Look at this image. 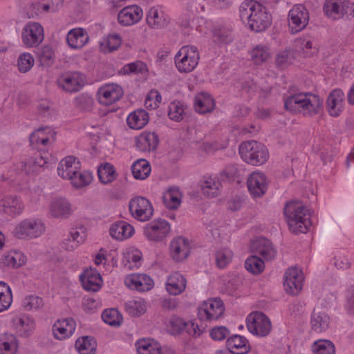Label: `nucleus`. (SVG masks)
<instances>
[{"label": "nucleus", "mask_w": 354, "mask_h": 354, "mask_svg": "<svg viewBox=\"0 0 354 354\" xmlns=\"http://www.w3.org/2000/svg\"><path fill=\"white\" fill-rule=\"evenodd\" d=\"M323 101L317 95L310 93H299L287 97L284 102L285 109L293 113H299L304 116L317 114Z\"/></svg>", "instance_id": "nucleus-1"}, {"label": "nucleus", "mask_w": 354, "mask_h": 354, "mask_svg": "<svg viewBox=\"0 0 354 354\" xmlns=\"http://www.w3.org/2000/svg\"><path fill=\"white\" fill-rule=\"evenodd\" d=\"M283 213L289 229L293 233H306L311 225L309 211L299 201L287 203Z\"/></svg>", "instance_id": "nucleus-2"}, {"label": "nucleus", "mask_w": 354, "mask_h": 354, "mask_svg": "<svg viewBox=\"0 0 354 354\" xmlns=\"http://www.w3.org/2000/svg\"><path fill=\"white\" fill-rule=\"evenodd\" d=\"M239 153L245 162L252 165H261L268 158L266 147L254 140L241 143L239 146Z\"/></svg>", "instance_id": "nucleus-3"}, {"label": "nucleus", "mask_w": 354, "mask_h": 354, "mask_svg": "<svg viewBox=\"0 0 354 354\" xmlns=\"http://www.w3.org/2000/svg\"><path fill=\"white\" fill-rule=\"evenodd\" d=\"M323 10L333 20L350 21L354 17V4L346 0H326Z\"/></svg>", "instance_id": "nucleus-4"}, {"label": "nucleus", "mask_w": 354, "mask_h": 354, "mask_svg": "<svg viewBox=\"0 0 354 354\" xmlns=\"http://www.w3.org/2000/svg\"><path fill=\"white\" fill-rule=\"evenodd\" d=\"M200 55L194 46H183L175 56V64L180 73H189L198 64Z\"/></svg>", "instance_id": "nucleus-5"}, {"label": "nucleus", "mask_w": 354, "mask_h": 354, "mask_svg": "<svg viewBox=\"0 0 354 354\" xmlns=\"http://www.w3.org/2000/svg\"><path fill=\"white\" fill-rule=\"evenodd\" d=\"M44 232L45 226L41 220L28 218L21 221L15 227L14 235L20 239H32L40 236Z\"/></svg>", "instance_id": "nucleus-6"}, {"label": "nucleus", "mask_w": 354, "mask_h": 354, "mask_svg": "<svg viewBox=\"0 0 354 354\" xmlns=\"http://www.w3.org/2000/svg\"><path fill=\"white\" fill-rule=\"evenodd\" d=\"M129 209L131 216L141 222L148 221L153 216L154 210L151 202L143 196L132 198L129 203Z\"/></svg>", "instance_id": "nucleus-7"}, {"label": "nucleus", "mask_w": 354, "mask_h": 354, "mask_svg": "<svg viewBox=\"0 0 354 354\" xmlns=\"http://www.w3.org/2000/svg\"><path fill=\"white\" fill-rule=\"evenodd\" d=\"M170 230L169 223L165 219L158 218L144 226L143 234L150 241L160 242L167 236Z\"/></svg>", "instance_id": "nucleus-8"}, {"label": "nucleus", "mask_w": 354, "mask_h": 354, "mask_svg": "<svg viewBox=\"0 0 354 354\" xmlns=\"http://www.w3.org/2000/svg\"><path fill=\"white\" fill-rule=\"evenodd\" d=\"M246 322L248 330L259 337L267 336L272 329L270 319L261 312L250 313L246 319Z\"/></svg>", "instance_id": "nucleus-9"}, {"label": "nucleus", "mask_w": 354, "mask_h": 354, "mask_svg": "<svg viewBox=\"0 0 354 354\" xmlns=\"http://www.w3.org/2000/svg\"><path fill=\"white\" fill-rule=\"evenodd\" d=\"M225 307L219 298L205 301L198 309V317L201 321L217 320L223 314Z\"/></svg>", "instance_id": "nucleus-10"}, {"label": "nucleus", "mask_w": 354, "mask_h": 354, "mask_svg": "<svg viewBox=\"0 0 354 354\" xmlns=\"http://www.w3.org/2000/svg\"><path fill=\"white\" fill-rule=\"evenodd\" d=\"M57 84L66 92H77L84 84V76L77 71L66 72L59 76Z\"/></svg>", "instance_id": "nucleus-11"}, {"label": "nucleus", "mask_w": 354, "mask_h": 354, "mask_svg": "<svg viewBox=\"0 0 354 354\" xmlns=\"http://www.w3.org/2000/svg\"><path fill=\"white\" fill-rule=\"evenodd\" d=\"M23 43L27 47H35L44 39V28L41 24H26L21 33Z\"/></svg>", "instance_id": "nucleus-12"}, {"label": "nucleus", "mask_w": 354, "mask_h": 354, "mask_svg": "<svg viewBox=\"0 0 354 354\" xmlns=\"http://www.w3.org/2000/svg\"><path fill=\"white\" fill-rule=\"evenodd\" d=\"M283 286L286 292L292 295H298L303 286L304 276L297 268L288 269L284 276Z\"/></svg>", "instance_id": "nucleus-13"}, {"label": "nucleus", "mask_w": 354, "mask_h": 354, "mask_svg": "<svg viewBox=\"0 0 354 354\" xmlns=\"http://www.w3.org/2000/svg\"><path fill=\"white\" fill-rule=\"evenodd\" d=\"M122 88L117 84H107L101 86L97 93L98 102L110 105L118 101L123 95Z\"/></svg>", "instance_id": "nucleus-14"}, {"label": "nucleus", "mask_w": 354, "mask_h": 354, "mask_svg": "<svg viewBox=\"0 0 354 354\" xmlns=\"http://www.w3.org/2000/svg\"><path fill=\"white\" fill-rule=\"evenodd\" d=\"M248 188L254 198L263 196L268 189V181L264 174L260 172L252 173L248 178Z\"/></svg>", "instance_id": "nucleus-15"}, {"label": "nucleus", "mask_w": 354, "mask_h": 354, "mask_svg": "<svg viewBox=\"0 0 354 354\" xmlns=\"http://www.w3.org/2000/svg\"><path fill=\"white\" fill-rule=\"evenodd\" d=\"M76 328L75 321L73 318L58 319L53 326V333L57 339H65L73 335Z\"/></svg>", "instance_id": "nucleus-16"}, {"label": "nucleus", "mask_w": 354, "mask_h": 354, "mask_svg": "<svg viewBox=\"0 0 354 354\" xmlns=\"http://www.w3.org/2000/svg\"><path fill=\"white\" fill-rule=\"evenodd\" d=\"M170 255L176 261H182L187 258L190 253L188 241L183 237L173 239L169 245Z\"/></svg>", "instance_id": "nucleus-17"}, {"label": "nucleus", "mask_w": 354, "mask_h": 354, "mask_svg": "<svg viewBox=\"0 0 354 354\" xmlns=\"http://www.w3.org/2000/svg\"><path fill=\"white\" fill-rule=\"evenodd\" d=\"M344 94L341 89H334L328 95L326 108L330 115L337 117L343 111Z\"/></svg>", "instance_id": "nucleus-18"}, {"label": "nucleus", "mask_w": 354, "mask_h": 354, "mask_svg": "<svg viewBox=\"0 0 354 354\" xmlns=\"http://www.w3.org/2000/svg\"><path fill=\"white\" fill-rule=\"evenodd\" d=\"M127 286L138 291L145 292L151 290L154 285L153 279L145 274H133L126 277Z\"/></svg>", "instance_id": "nucleus-19"}, {"label": "nucleus", "mask_w": 354, "mask_h": 354, "mask_svg": "<svg viewBox=\"0 0 354 354\" xmlns=\"http://www.w3.org/2000/svg\"><path fill=\"white\" fill-rule=\"evenodd\" d=\"M84 288L88 291L96 292L101 287L102 279L95 269H87L80 277Z\"/></svg>", "instance_id": "nucleus-20"}, {"label": "nucleus", "mask_w": 354, "mask_h": 354, "mask_svg": "<svg viewBox=\"0 0 354 354\" xmlns=\"http://www.w3.org/2000/svg\"><path fill=\"white\" fill-rule=\"evenodd\" d=\"M252 250L261 255L265 260L273 259L276 256V250L270 240L261 237L252 243Z\"/></svg>", "instance_id": "nucleus-21"}, {"label": "nucleus", "mask_w": 354, "mask_h": 354, "mask_svg": "<svg viewBox=\"0 0 354 354\" xmlns=\"http://www.w3.org/2000/svg\"><path fill=\"white\" fill-rule=\"evenodd\" d=\"M158 142V136L154 132L145 131L136 138V146L137 149L143 152L156 149Z\"/></svg>", "instance_id": "nucleus-22"}, {"label": "nucleus", "mask_w": 354, "mask_h": 354, "mask_svg": "<svg viewBox=\"0 0 354 354\" xmlns=\"http://www.w3.org/2000/svg\"><path fill=\"white\" fill-rule=\"evenodd\" d=\"M74 156H67L62 159L57 167V173L64 179H69L75 175L80 169V162Z\"/></svg>", "instance_id": "nucleus-23"}, {"label": "nucleus", "mask_w": 354, "mask_h": 354, "mask_svg": "<svg viewBox=\"0 0 354 354\" xmlns=\"http://www.w3.org/2000/svg\"><path fill=\"white\" fill-rule=\"evenodd\" d=\"M133 233V227L124 221H119L113 223L109 229L111 236L119 241L131 237Z\"/></svg>", "instance_id": "nucleus-24"}, {"label": "nucleus", "mask_w": 354, "mask_h": 354, "mask_svg": "<svg viewBox=\"0 0 354 354\" xmlns=\"http://www.w3.org/2000/svg\"><path fill=\"white\" fill-rule=\"evenodd\" d=\"M226 346L233 354H247L251 349L247 339L239 335L229 337L226 342Z\"/></svg>", "instance_id": "nucleus-25"}, {"label": "nucleus", "mask_w": 354, "mask_h": 354, "mask_svg": "<svg viewBox=\"0 0 354 354\" xmlns=\"http://www.w3.org/2000/svg\"><path fill=\"white\" fill-rule=\"evenodd\" d=\"M50 212L53 217L67 218L72 213L71 205L65 198H55L51 202Z\"/></svg>", "instance_id": "nucleus-26"}, {"label": "nucleus", "mask_w": 354, "mask_h": 354, "mask_svg": "<svg viewBox=\"0 0 354 354\" xmlns=\"http://www.w3.org/2000/svg\"><path fill=\"white\" fill-rule=\"evenodd\" d=\"M186 282L183 275L178 272H175L168 277L166 283V289L170 295H179L185 290Z\"/></svg>", "instance_id": "nucleus-27"}, {"label": "nucleus", "mask_w": 354, "mask_h": 354, "mask_svg": "<svg viewBox=\"0 0 354 354\" xmlns=\"http://www.w3.org/2000/svg\"><path fill=\"white\" fill-rule=\"evenodd\" d=\"M194 106L196 111L201 114L212 112L215 106L214 100L209 93L202 92L195 96Z\"/></svg>", "instance_id": "nucleus-28"}, {"label": "nucleus", "mask_w": 354, "mask_h": 354, "mask_svg": "<svg viewBox=\"0 0 354 354\" xmlns=\"http://www.w3.org/2000/svg\"><path fill=\"white\" fill-rule=\"evenodd\" d=\"M143 15L142 10L136 5L124 8L118 15V22H139Z\"/></svg>", "instance_id": "nucleus-29"}, {"label": "nucleus", "mask_w": 354, "mask_h": 354, "mask_svg": "<svg viewBox=\"0 0 354 354\" xmlns=\"http://www.w3.org/2000/svg\"><path fill=\"white\" fill-rule=\"evenodd\" d=\"M67 42L73 48H81L88 41V36L82 28L71 30L67 35Z\"/></svg>", "instance_id": "nucleus-30"}, {"label": "nucleus", "mask_w": 354, "mask_h": 354, "mask_svg": "<svg viewBox=\"0 0 354 354\" xmlns=\"http://www.w3.org/2000/svg\"><path fill=\"white\" fill-rule=\"evenodd\" d=\"M213 40L218 44H229L234 40L232 30L224 24H218L212 28Z\"/></svg>", "instance_id": "nucleus-31"}, {"label": "nucleus", "mask_w": 354, "mask_h": 354, "mask_svg": "<svg viewBox=\"0 0 354 354\" xmlns=\"http://www.w3.org/2000/svg\"><path fill=\"white\" fill-rule=\"evenodd\" d=\"M149 113L144 109H138L131 113L127 119L129 127L132 129H140L149 122Z\"/></svg>", "instance_id": "nucleus-32"}, {"label": "nucleus", "mask_w": 354, "mask_h": 354, "mask_svg": "<svg viewBox=\"0 0 354 354\" xmlns=\"http://www.w3.org/2000/svg\"><path fill=\"white\" fill-rule=\"evenodd\" d=\"M18 348L19 342L14 335L4 333L0 336V354H16Z\"/></svg>", "instance_id": "nucleus-33"}, {"label": "nucleus", "mask_w": 354, "mask_h": 354, "mask_svg": "<svg viewBox=\"0 0 354 354\" xmlns=\"http://www.w3.org/2000/svg\"><path fill=\"white\" fill-rule=\"evenodd\" d=\"M1 206L4 213L8 215L19 214L22 212L24 205L21 201L13 196H7L1 201Z\"/></svg>", "instance_id": "nucleus-34"}, {"label": "nucleus", "mask_w": 354, "mask_h": 354, "mask_svg": "<svg viewBox=\"0 0 354 354\" xmlns=\"http://www.w3.org/2000/svg\"><path fill=\"white\" fill-rule=\"evenodd\" d=\"M329 319L327 314L314 309L310 321L312 330L317 333L326 330L329 326Z\"/></svg>", "instance_id": "nucleus-35"}, {"label": "nucleus", "mask_w": 354, "mask_h": 354, "mask_svg": "<svg viewBox=\"0 0 354 354\" xmlns=\"http://www.w3.org/2000/svg\"><path fill=\"white\" fill-rule=\"evenodd\" d=\"M260 8V3L254 0H246L243 1L240 8V18L244 22L245 21L253 22L256 10Z\"/></svg>", "instance_id": "nucleus-36"}, {"label": "nucleus", "mask_w": 354, "mask_h": 354, "mask_svg": "<svg viewBox=\"0 0 354 354\" xmlns=\"http://www.w3.org/2000/svg\"><path fill=\"white\" fill-rule=\"evenodd\" d=\"M162 201L167 209H176L181 203V194L178 187L169 188L162 196Z\"/></svg>", "instance_id": "nucleus-37"}, {"label": "nucleus", "mask_w": 354, "mask_h": 354, "mask_svg": "<svg viewBox=\"0 0 354 354\" xmlns=\"http://www.w3.org/2000/svg\"><path fill=\"white\" fill-rule=\"evenodd\" d=\"M131 169L136 179L144 180L150 174L151 165L147 160L141 158L132 164Z\"/></svg>", "instance_id": "nucleus-38"}, {"label": "nucleus", "mask_w": 354, "mask_h": 354, "mask_svg": "<svg viewBox=\"0 0 354 354\" xmlns=\"http://www.w3.org/2000/svg\"><path fill=\"white\" fill-rule=\"evenodd\" d=\"M55 133L53 132L50 127H42L32 132L29 138L30 142L32 145L41 144L46 145L48 143L50 137H53Z\"/></svg>", "instance_id": "nucleus-39"}, {"label": "nucleus", "mask_w": 354, "mask_h": 354, "mask_svg": "<svg viewBox=\"0 0 354 354\" xmlns=\"http://www.w3.org/2000/svg\"><path fill=\"white\" fill-rule=\"evenodd\" d=\"M122 39L118 34H110L100 42V49L103 53H110L116 50L121 45Z\"/></svg>", "instance_id": "nucleus-40"}, {"label": "nucleus", "mask_w": 354, "mask_h": 354, "mask_svg": "<svg viewBox=\"0 0 354 354\" xmlns=\"http://www.w3.org/2000/svg\"><path fill=\"white\" fill-rule=\"evenodd\" d=\"M26 257L18 251H10L1 257L3 265L12 268H19L26 263Z\"/></svg>", "instance_id": "nucleus-41"}, {"label": "nucleus", "mask_w": 354, "mask_h": 354, "mask_svg": "<svg viewBox=\"0 0 354 354\" xmlns=\"http://www.w3.org/2000/svg\"><path fill=\"white\" fill-rule=\"evenodd\" d=\"M136 348L138 354H160L161 352L160 344L150 339L138 341Z\"/></svg>", "instance_id": "nucleus-42"}, {"label": "nucleus", "mask_w": 354, "mask_h": 354, "mask_svg": "<svg viewBox=\"0 0 354 354\" xmlns=\"http://www.w3.org/2000/svg\"><path fill=\"white\" fill-rule=\"evenodd\" d=\"M75 346L80 354H93L96 348V342L93 337L85 336L78 338Z\"/></svg>", "instance_id": "nucleus-43"}, {"label": "nucleus", "mask_w": 354, "mask_h": 354, "mask_svg": "<svg viewBox=\"0 0 354 354\" xmlns=\"http://www.w3.org/2000/svg\"><path fill=\"white\" fill-rule=\"evenodd\" d=\"M15 326L21 335L28 336L33 330L35 322L32 319L26 315H21L14 319Z\"/></svg>", "instance_id": "nucleus-44"}, {"label": "nucleus", "mask_w": 354, "mask_h": 354, "mask_svg": "<svg viewBox=\"0 0 354 354\" xmlns=\"http://www.w3.org/2000/svg\"><path fill=\"white\" fill-rule=\"evenodd\" d=\"M97 175L100 182L103 184L110 183L117 178V174L114 169V167L107 162L99 167Z\"/></svg>", "instance_id": "nucleus-45"}, {"label": "nucleus", "mask_w": 354, "mask_h": 354, "mask_svg": "<svg viewBox=\"0 0 354 354\" xmlns=\"http://www.w3.org/2000/svg\"><path fill=\"white\" fill-rule=\"evenodd\" d=\"M37 57L42 66L50 67L54 64L55 56L52 47L44 46L38 48Z\"/></svg>", "instance_id": "nucleus-46"}, {"label": "nucleus", "mask_w": 354, "mask_h": 354, "mask_svg": "<svg viewBox=\"0 0 354 354\" xmlns=\"http://www.w3.org/2000/svg\"><path fill=\"white\" fill-rule=\"evenodd\" d=\"M12 295L10 287L3 281H0V313L7 310L11 305Z\"/></svg>", "instance_id": "nucleus-47"}, {"label": "nucleus", "mask_w": 354, "mask_h": 354, "mask_svg": "<svg viewBox=\"0 0 354 354\" xmlns=\"http://www.w3.org/2000/svg\"><path fill=\"white\" fill-rule=\"evenodd\" d=\"M250 57L254 64L261 65L270 58V54L266 46L258 45L251 50Z\"/></svg>", "instance_id": "nucleus-48"}, {"label": "nucleus", "mask_w": 354, "mask_h": 354, "mask_svg": "<svg viewBox=\"0 0 354 354\" xmlns=\"http://www.w3.org/2000/svg\"><path fill=\"white\" fill-rule=\"evenodd\" d=\"M288 17L292 22H308L309 20L308 11L302 4L294 6L290 10Z\"/></svg>", "instance_id": "nucleus-49"}, {"label": "nucleus", "mask_w": 354, "mask_h": 354, "mask_svg": "<svg viewBox=\"0 0 354 354\" xmlns=\"http://www.w3.org/2000/svg\"><path fill=\"white\" fill-rule=\"evenodd\" d=\"M221 183L212 178H207L201 183L203 194L207 197L213 198L218 194Z\"/></svg>", "instance_id": "nucleus-50"}, {"label": "nucleus", "mask_w": 354, "mask_h": 354, "mask_svg": "<svg viewBox=\"0 0 354 354\" xmlns=\"http://www.w3.org/2000/svg\"><path fill=\"white\" fill-rule=\"evenodd\" d=\"M245 269L253 274L261 273L265 268L263 261L256 255L248 257L245 262Z\"/></svg>", "instance_id": "nucleus-51"}, {"label": "nucleus", "mask_w": 354, "mask_h": 354, "mask_svg": "<svg viewBox=\"0 0 354 354\" xmlns=\"http://www.w3.org/2000/svg\"><path fill=\"white\" fill-rule=\"evenodd\" d=\"M313 351L315 354H335L334 344L327 339H319L314 342L312 346Z\"/></svg>", "instance_id": "nucleus-52"}, {"label": "nucleus", "mask_w": 354, "mask_h": 354, "mask_svg": "<svg viewBox=\"0 0 354 354\" xmlns=\"http://www.w3.org/2000/svg\"><path fill=\"white\" fill-rule=\"evenodd\" d=\"M233 252L228 248L218 250L215 254L216 265L219 269H223L232 261Z\"/></svg>", "instance_id": "nucleus-53"}, {"label": "nucleus", "mask_w": 354, "mask_h": 354, "mask_svg": "<svg viewBox=\"0 0 354 354\" xmlns=\"http://www.w3.org/2000/svg\"><path fill=\"white\" fill-rule=\"evenodd\" d=\"M93 176L91 173L88 171L80 172L77 171L76 174L73 175L68 180L76 188H81L88 185L92 180Z\"/></svg>", "instance_id": "nucleus-54"}, {"label": "nucleus", "mask_w": 354, "mask_h": 354, "mask_svg": "<svg viewBox=\"0 0 354 354\" xmlns=\"http://www.w3.org/2000/svg\"><path fill=\"white\" fill-rule=\"evenodd\" d=\"M21 305L26 310H37L44 306V302L39 296L29 295L23 299Z\"/></svg>", "instance_id": "nucleus-55"}, {"label": "nucleus", "mask_w": 354, "mask_h": 354, "mask_svg": "<svg viewBox=\"0 0 354 354\" xmlns=\"http://www.w3.org/2000/svg\"><path fill=\"white\" fill-rule=\"evenodd\" d=\"M126 310L133 317H140L146 311V304L142 300L130 301L126 304Z\"/></svg>", "instance_id": "nucleus-56"}, {"label": "nucleus", "mask_w": 354, "mask_h": 354, "mask_svg": "<svg viewBox=\"0 0 354 354\" xmlns=\"http://www.w3.org/2000/svg\"><path fill=\"white\" fill-rule=\"evenodd\" d=\"M93 104L94 100L93 97L87 94H81L74 100L75 106L82 111H91Z\"/></svg>", "instance_id": "nucleus-57"}, {"label": "nucleus", "mask_w": 354, "mask_h": 354, "mask_svg": "<svg viewBox=\"0 0 354 354\" xmlns=\"http://www.w3.org/2000/svg\"><path fill=\"white\" fill-rule=\"evenodd\" d=\"M147 66L142 61H136L123 66L120 71V73L122 75H129L131 73H142L146 71Z\"/></svg>", "instance_id": "nucleus-58"}, {"label": "nucleus", "mask_w": 354, "mask_h": 354, "mask_svg": "<svg viewBox=\"0 0 354 354\" xmlns=\"http://www.w3.org/2000/svg\"><path fill=\"white\" fill-rule=\"evenodd\" d=\"M103 321L110 326H120V317L119 313L115 309L104 310L102 314Z\"/></svg>", "instance_id": "nucleus-59"}, {"label": "nucleus", "mask_w": 354, "mask_h": 354, "mask_svg": "<svg viewBox=\"0 0 354 354\" xmlns=\"http://www.w3.org/2000/svg\"><path fill=\"white\" fill-rule=\"evenodd\" d=\"M183 114L184 108L179 101H174L169 104L168 115L171 120L180 121Z\"/></svg>", "instance_id": "nucleus-60"}, {"label": "nucleus", "mask_w": 354, "mask_h": 354, "mask_svg": "<svg viewBox=\"0 0 354 354\" xmlns=\"http://www.w3.org/2000/svg\"><path fill=\"white\" fill-rule=\"evenodd\" d=\"M34 65V59L30 53H24L18 58L17 66L20 72L26 73Z\"/></svg>", "instance_id": "nucleus-61"}, {"label": "nucleus", "mask_w": 354, "mask_h": 354, "mask_svg": "<svg viewBox=\"0 0 354 354\" xmlns=\"http://www.w3.org/2000/svg\"><path fill=\"white\" fill-rule=\"evenodd\" d=\"M293 58V52L290 49H286L277 54L275 60L276 64L278 67L283 68L291 63Z\"/></svg>", "instance_id": "nucleus-62"}, {"label": "nucleus", "mask_w": 354, "mask_h": 354, "mask_svg": "<svg viewBox=\"0 0 354 354\" xmlns=\"http://www.w3.org/2000/svg\"><path fill=\"white\" fill-rule=\"evenodd\" d=\"M204 330V327H201L198 323H195L192 321L185 322V325L183 329V332H186L194 337L200 336Z\"/></svg>", "instance_id": "nucleus-63"}, {"label": "nucleus", "mask_w": 354, "mask_h": 354, "mask_svg": "<svg viewBox=\"0 0 354 354\" xmlns=\"http://www.w3.org/2000/svg\"><path fill=\"white\" fill-rule=\"evenodd\" d=\"M140 261L141 256L139 253L129 254L123 261L125 267L130 270L138 268L140 266Z\"/></svg>", "instance_id": "nucleus-64"}]
</instances>
